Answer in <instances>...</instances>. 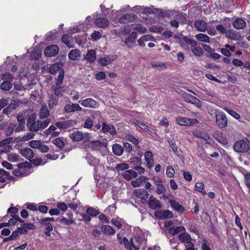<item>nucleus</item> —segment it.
Masks as SVG:
<instances>
[{
	"instance_id": "1",
	"label": "nucleus",
	"mask_w": 250,
	"mask_h": 250,
	"mask_svg": "<svg viewBox=\"0 0 250 250\" xmlns=\"http://www.w3.org/2000/svg\"><path fill=\"white\" fill-rule=\"evenodd\" d=\"M233 149L238 153H247L250 155V141L248 139L237 141L233 146Z\"/></svg>"
},
{
	"instance_id": "2",
	"label": "nucleus",
	"mask_w": 250,
	"mask_h": 250,
	"mask_svg": "<svg viewBox=\"0 0 250 250\" xmlns=\"http://www.w3.org/2000/svg\"><path fill=\"white\" fill-rule=\"evenodd\" d=\"M214 113L217 126L221 129L226 127L228 123L226 114L223 112L217 110H215Z\"/></svg>"
},
{
	"instance_id": "3",
	"label": "nucleus",
	"mask_w": 250,
	"mask_h": 250,
	"mask_svg": "<svg viewBox=\"0 0 250 250\" xmlns=\"http://www.w3.org/2000/svg\"><path fill=\"white\" fill-rule=\"evenodd\" d=\"M176 122L181 125H191L198 123L196 119H190L180 117L176 119Z\"/></svg>"
},
{
	"instance_id": "4",
	"label": "nucleus",
	"mask_w": 250,
	"mask_h": 250,
	"mask_svg": "<svg viewBox=\"0 0 250 250\" xmlns=\"http://www.w3.org/2000/svg\"><path fill=\"white\" fill-rule=\"evenodd\" d=\"M63 64L62 62L56 63L52 64H49L46 66V70L49 73L54 75L59 71L63 69Z\"/></svg>"
},
{
	"instance_id": "5",
	"label": "nucleus",
	"mask_w": 250,
	"mask_h": 250,
	"mask_svg": "<svg viewBox=\"0 0 250 250\" xmlns=\"http://www.w3.org/2000/svg\"><path fill=\"white\" fill-rule=\"evenodd\" d=\"M147 203L149 208L153 210L158 209L162 207L161 202L152 195L149 197Z\"/></svg>"
},
{
	"instance_id": "6",
	"label": "nucleus",
	"mask_w": 250,
	"mask_h": 250,
	"mask_svg": "<svg viewBox=\"0 0 250 250\" xmlns=\"http://www.w3.org/2000/svg\"><path fill=\"white\" fill-rule=\"evenodd\" d=\"M59 51V48L57 45H51L47 46L44 51L45 56L51 57L57 55Z\"/></svg>"
},
{
	"instance_id": "7",
	"label": "nucleus",
	"mask_w": 250,
	"mask_h": 250,
	"mask_svg": "<svg viewBox=\"0 0 250 250\" xmlns=\"http://www.w3.org/2000/svg\"><path fill=\"white\" fill-rule=\"evenodd\" d=\"M36 118L37 116L35 113H32L27 119L26 125L28 129L32 132L35 131L36 126Z\"/></svg>"
},
{
	"instance_id": "8",
	"label": "nucleus",
	"mask_w": 250,
	"mask_h": 250,
	"mask_svg": "<svg viewBox=\"0 0 250 250\" xmlns=\"http://www.w3.org/2000/svg\"><path fill=\"white\" fill-rule=\"evenodd\" d=\"M79 103L82 106L86 107L95 108L98 106V103L91 98H87L84 100H80Z\"/></svg>"
},
{
	"instance_id": "9",
	"label": "nucleus",
	"mask_w": 250,
	"mask_h": 250,
	"mask_svg": "<svg viewBox=\"0 0 250 250\" xmlns=\"http://www.w3.org/2000/svg\"><path fill=\"white\" fill-rule=\"evenodd\" d=\"M133 195L145 201H146L149 196L148 192L143 188H139L134 190L133 191Z\"/></svg>"
},
{
	"instance_id": "10",
	"label": "nucleus",
	"mask_w": 250,
	"mask_h": 250,
	"mask_svg": "<svg viewBox=\"0 0 250 250\" xmlns=\"http://www.w3.org/2000/svg\"><path fill=\"white\" fill-rule=\"evenodd\" d=\"M76 124V122L75 121L71 120L57 122L55 125L60 129H66L73 126Z\"/></svg>"
},
{
	"instance_id": "11",
	"label": "nucleus",
	"mask_w": 250,
	"mask_h": 250,
	"mask_svg": "<svg viewBox=\"0 0 250 250\" xmlns=\"http://www.w3.org/2000/svg\"><path fill=\"white\" fill-rule=\"evenodd\" d=\"M184 97L187 102L195 105L198 107H201L202 105L201 102L198 98L191 95L186 94Z\"/></svg>"
},
{
	"instance_id": "12",
	"label": "nucleus",
	"mask_w": 250,
	"mask_h": 250,
	"mask_svg": "<svg viewBox=\"0 0 250 250\" xmlns=\"http://www.w3.org/2000/svg\"><path fill=\"white\" fill-rule=\"evenodd\" d=\"M81 107L77 104H67L64 107V110L66 113H71L82 110Z\"/></svg>"
},
{
	"instance_id": "13",
	"label": "nucleus",
	"mask_w": 250,
	"mask_h": 250,
	"mask_svg": "<svg viewBox=\"0 0 250 250\" xmlns=\"http://www.w3.org/2000/svg\"><path fill=\"white\" fill-rule=\"evenodd\" d=\"M104 146V144L100 141H91L89 144L85 146L86 148H90L93 150H98Z\"/></svg>"
},
{
	"instance_id": "14",
	"label": "nucleus",
	"mask_w": 250,
	"mask_h": 250,
	"mask_svg": "<svg viewBox=\"0 0 250 250\" xmlns=\"http://www.w3.org/2000/svg\"><path fill=\"white\" fill-rule=\"evenodd\" d=\"M51 120L50 119H47L43 121L38 120L36 121V126L35 128V131L37 132L40 129L42 130L46 128L50 123Z\"/></svg>"
},
{
	"instance_id": "15",
	"label": "nucleus",
	"mask_w": 250,
	"mask_h": 250,
	"mask_svg": "<svg viewBox=\"0 0 250 250\" xmlns=\"http://www.w3.org/2000/svg\"><path fill=\"white\" fill-rule=\"evenodd\" d=\"M194 26L197 30L200 32H205L208 29L207 23L203 20H197L195 21Z\"/></svg>"
},
{
	"instance_id": "16",
	"label": "nucleus",
	"mask_w": 250,
	"mask_h": 250,
	"mask_svg": "<svg viewBox=\"0 0 250 250\" xmlns=\"http://www.w3.org/2000/svg\"><path fill=\"white\" fill-rule=\"evenodd\" d=\"M232 25L237 29H243L246 26V22L242 19L238 18L233 21Z\"/></svg>"
},
{
	"instance_id": "17",
	"label": "nucleus",
	"mask_w": 250,
	"mask_h": 250,
	"mask_svg": "<svg viewBox=\"0 0 250 250\" xmlns=\"http://www.w3.org/2000/svg\"><path fill=\"white\" fill-rule=\"evenodd\" d=\"M95 23L100 28H105L108 26L109 22L105 18H98L95 20Z\"/></svg>"
},
{
	"instance_id": "18",
	"label": "nucleus",
	"mask_w": 250,
	"mask_h": 250,
	"mask_svg": "<svg viewBox=\"0 0 250 250\" xmlns=\"http://www.w3.org/2000/svg\"><path fill=\"white\" fill-rule=\"evenodd\" d=\"M169 203L170 204L172 208L175 210L177 211L180 213H183L185 212V209L184 208L175 200H170L169 201Z\"/></svg>"
},
{
	"instance_id": "19",
	"label": "nucleus",
	"mask_w": 250,
	"mask_h": 250,
	"mask_svg": "<svg viewBox=\"0 0 250 250\" xmlns=\"http://www.w3.org/2000/svg\"><path fill=\"white\" fill-rule=\"evenodd\" d=\"M81 51L79 49H73L71 50L68 55V58L73 61L79 60L81 57Z\"/></svg>"
},
{
	"instance_id": "20",
	"label": "nucleus",
	"mask_w": 250,
	"mask_h": 250,
	"mask_svg": "<svg viewBox=\"0 0 250 250\" xmlns=\"http://www.w3.org/2000/svg\"><path fill=\"white\" fill-rule=\"evenodd\" d=\"M124 178L127 181H129L132 178H136L137 173L133 170H126L123 174Z\"/></svg>"
},
{
	"instance_id": "21",
	"label": "nucleus",
	"mask_w": 250,
	"mask_h": 250,
	"mask_svg": "<svg viewBox=\"0 0 250 250\" xmlns=\"http://www.w3.org/2000/svg\"><path fill=\"white\" fill-rule=\"evenodd\" d=\"M102 130L103 132H109L110 134L114 135L116 133L115 127L113 125H109L106 124L105 122L102 123Z\"/></svg>"
},
{
	"instance_id": "22",
	"label": "nucleus",
	"mask_w": 250,
	"mask_h": 250,
	"mask_svg": "<svg viewBox=\"0 0 250 250\" xmlns=\"http://www.w3.org/2000/svg\"><path fill=\"white\" fill-rule=\"evenodd\" d=\"M70 138L73 142H77L83 139V133L79 131H74L69 135Z\"/></svg>"
},
{
	"instance_id": "23",
	"label": "nucleus",
	"mask_w": 250,
	"mask_h": 250,
	"mask_svg": "<svg viewBox=\"0 0 250 250\" xmlns=\"http://www.w3.org/2000/svg\"><path fill=\"white\" fill-rule=\"evenodd\" d=\"M147 180H148L147 177L144 176H142L132 181L131 182V185L133 187H139L143 183H145Z\"/></svg>"
},
{
	"instance_id": "24",
	"label": "nucleus",
	"mask_w": 250,
	"mask_h": 250,
	"mask_svg": "<svg viewBox=\"0 0 250 250\" xmlns=\"http://www.w3.org/2000/svg\"><path fill=\"white\" fill-rule=\"evenodd\" d=\"M21 154L28 159L33 158L34 156L33 151L29 148H25L21 150Z\"/></svg>"
},
{
	"instance_id": "25",
	"label": "nucleus",
	"mask_w": 250,
	"mask_h": 250,
	"mask_svg": "<svg viewBox=\"0 0 250 250\" xmlns=\"http://www.w3.org/2000/svg\"><path fill=\"white\" fill-rule=\"evenodd\" d=\"M145 160L148 168H151L153 165V159L152 153L151 151H148L145 153Z\"/></svg>"
},
{
	"instance_id": "26",
	"label": "nucleus",
	"mask_w": 250,
	"mask_h": 250,
	"mask_svg": "<svg viewBox=\"0 0 250 250\" xmlns=\"http://www.w3.org/2000/svg\"><path fill=\"white\" fill-rule=\"evenodd\" d=\"M49 116V110L48 109L46 105H42L40 109L39 112V117L41 119H46Z\"/></svg>"
},
{
	"instance_id": "27",
	"label": "nucleus",
	"mask_w": 250,
	"mask_h": 250,
	"mask_svg": "<svg viewBox=\"0 0 250 250\" xmlns=\"http://www.w3.org/2000/svg\"><path fill=\"white\" fill-rule=\"evenodd\" d=\"M52 89L53 90L54 95L56 97L60 98L62 96L63 93L64 92V88L63 86H52Z\"/></svg>"
},
{
	"instance_id": "28",
	"label": "nucleus",
	"mask_w": 250,
	"mask_h": 250,
	"mask_svg": "<svg viewBox=\"0 0 250 250\" xmlns=\"http://www.w3.org/2000/svg\"><path fill=\"white\" fill-rule=\"evenodd\" d=\"M96 58V52L93 49L89 50L85 56V59L91 63L94 62Z\"/></svg>"
},
{
	"instance_id": "29",
	"label": "nucleus",
	"mask_w": 250,
	"mask_h": 250,
	"mask_svg": "<svg viewBox=\"0 0 250 250\" xmlns=\"http://www.w3.org/2000/svg\"><path fill=\"white\" fill-rule=\"evenodd\" d=\"M59 101L58 98L54 95H51L48 100V104L49 108L51 109L57 105Z\"/></svg>"
},
{
	"instance_id": "30",
	"label": "nucleus",
	"mask_w": 250,
	"mask_h": 250,
	"mask_svg": "<svg viewBox=\"0 0 250 250\" xmlns=\"http://www.w3.org/2000/svg\"><path fill=\"white\" fill-rule=\"evenodd\" d=\"M112 150L114 154L117 156H121L124 152V147L118 144H115L112 146Z\"/></svg>"
},
{
	"instance_id": "31",
	"label": "nucleus",
	"mask_w": 250,
	"mask_h": 250,
	"mask_svg": "<svg viewBox=\"0 0 250 250\" xmlns=\"http://www.w3.org/2000/svg\"><path fill=\"white\" fill-rule=\"evenodd\" d=\"M178 238L179 240L184 243L189 242L192 240L190 235L186 232L180 233L178 235Z\"/></svg>"
},
{
	"instance_id": "32",
	"label": "nucleus",
	"mask_w": 250,
	"mask_h": 250,
	"mask_svg": "<svg viewBox=\"0 0 250 250\" xmlns=\"http://www.w3.org/2000/svg\"><path fill=\"white\" fill-rule=\"evenodd\" d=\"M159 16L162 18L170 17L175 11L174 10H164L159 9Z\"/></svg>"
},
{
	"instance_id": "33",
	"label": "nucleus",
	"mask_w": 250,
	"mask_h": 250,
	"mask_svg": "<svg viewBox=\"0 0 250 250\" xmlns=\"http://www.w3.org/2000/svg\"><path fill=\"white\" fill-rule=\"evenodd\" d=\"M94 120L95 116L93 115L87 117L85 120L83 127L86 128H91L93 125V121Z\"/></svg>"
},
{
	"instance_id": "34",
	"label": "nucleus",
	"mask_w": 250,
	"mask_h": 250,
	"mask_svg": "<svg viewBox=\"0 0 250 250\" xmlns=\"http://www.w3.org/2000/svg\"><path fill=\"white\" fill-rule=\"evenodd\" d=\"M101 230L104 234L107 235H111L115 233L114 229L110 226L105 225L102 226L101 227Z\"/></svg>"
},
{
	"instance_id": "35",
	"label": "nucleus",
	"mask_w": 250,
	"mask_h": 250,
	"mask_svg": "<svg viewBox=\"0 0 250 250\" xmlns=\"http://www.w3.org/2000/svg\"><path fill=\"white\" fill-rule=\"evenodd\" d=\"M42 54V52L41 50L35 49L31 53L30 55V59L32 60H38L41 57Z\"/></svg>"
},
{
	"instance_id": "36",
	"label": "nucleus",
	"mask_w": 250,
	"mask_h": 250,
	"mask_svg": "<svg viewBox=\"0 0 250 250\" xmlns=\"http://www.w3.org/2000/svg\"><path fill=\"white\" fill-rule=\"evenodd\" d=\"M114 60V59H111L109 57H106L103 58H100L98 60V62L99 64L102 65V66H105L108 64L111 63V62Z\"/></svg>"
},
{
	"instance_id": "37",
	"label": "nucleus",
	"mask_w": 250,
	"mask_h": 250,
	"mask_svg": "<svg viewBox=\"0 0 250 250\" xmlns=\"http://www.w3.org/2000/svg\"><path fill=\"white\" fill-rule=\"evenodd\" d=\"M168 230L169 232L174 236L179 232L185 231V229L183 226H179L176 228L171 227Z\"/></svg>"
},
{
	"instance_id": "38",
	"label": "nucleus",
	"mask_w": 250,
	"mask_h": 250,
	"mask_svg": "<svg viewBox=\"0 0 250 250\" xmlns=\"http://www.w3.org/2000/svg\"><path fill=\"white\" fill-rule=\"evenodd\" d=\"M41 224L44 228L46 230L52 231L53 226L52 225L46 220L45 219H42L40 221Z\"/></svg>"
},
{
	"instance_id": "39",
	"label": "nucleus",
	"mask_w": 250,
	"mask_h": 250,
	"mask_svg": "<svg viewBox=\"0 0 250 250\" xmlns=\"http://www.w3.org/2000/svg\"><path fill=\"white\" fill-rule=\"evenodd\" d=\"M191 50L193 54L196 56H202L204 54L203 50L200 46H194L191 47Z\"/></svg>"
},
{
	"instance_id": "40",
	"label": "nucleus",
	"mask_w": 250,
	"mask_h": 250,
	"mask_svg": "<svg viewBox=\"0 0 250 250\" xmlns=\"http://www.w3.org/2000/svg\"><path fill=\"white\" fill-rule=\"evenodd\" d=\"M196 38L200 42H209V37L206 34L200 33L196 35Z\"/></svg>"
},
{
	"instance_id": "41",
	"label": "nucleus",
	"mask_w": 250,
	"mask_h": 250,
	"mask_svg": "<svg viewBox=\"0 0 250 250\" xmlns=\"http://www.w3.org/2000/svg\"><path fill=\"white\" fill-rule=\"evenodd\" d=\"M13 86L12 83L8 81H3L0 84V88L4 91L10 90Z\"/></svg>"
},
{
	"instance_id": "42",
	"label": "nucleus",
	"mask_w": 250,
	"mask_h": 250,
	"mask_svg": "<svg viewBox=\"0 0 250 250\" xmlns=\"http://www.w3.org/2000/svg\"><path fill=\"white\" fill-rule=\"evenodd\" d=\"M131 15L129 14H126L122 16L119 20V21L121 23H126L130 21L131 19Z\"/></svg>"
},
{
	"instance_id": "43",
	"label": "nucleus",
	"mask_w": 250,
	"mask_h": 250,
	"mask_svg": "<svg viewBox=\"0 0 250 250\" xmlns=\"http://www.w3.org/2000/svg\"><path fill=\"white\" fill-rule=\"evenodd\" d=\"M64 69H62L60 71L59 74L57 78V81L56 82V85L57 86L61 85L62 83L64 78Z\"/></svg>"
},
{
	"instance_id": "44",
	"label": "nucleus",
	"mask_w": 250,
	"mask_h": 250,
	"mask_svg": "<svg viewBox=\"0 0 250 250\" xmlns=\"http://www.w3.org/2000/svg\"><path fill=\"white\" fill-rule=\"evenodd\" d=\"M86 213L90 216H95L99 214V211L92 207H89L86 209Z\"/></svg>"
},
{
	"instance_id": "45",
	"label": "nucleus",
	"mask_w": 250,
	"mask_h": 250,
	"mask_svg": "<svg viewBox=\"0 0 250 250\" xmlns=\"http://www.w3.org/2000/svg\"><path fill=\"white\" fill-rule=\"evenodd\" d=\"M17 107V104L14 103H11L8 104V105L3 110V113L5 114H8V113L12 112L13 110H15Z\"/></svg>"
},
{
	"instance_id": "46",
	"label": "nucleus",
	"mask_w": 250,
	"mask_h": 250,
	"mask_svg": "<svg viewBox=\"0 0 250 250\" xmlns=\"http://www.w3.org/2000/svg\"><path fill=\"white\" fill-rule=\"evenodd\" d=\"M193 135L194 136L199 138H203L204 140L207 141L209 139L208 135L204 132H201V131H195L193 133Z\"/></svg>"
},
{
	"instance_id": "47",
	"label": "nucleus",
	"mask_w": 250,
	"mask_h": 250,
	"mask_svg": "<svg viewBox=\"0 0 250 250\" xmlns=\"http://www.w3.org/2000/svg\"><path fill=\"white\" fill-rule=\"evenodd\" d=\"M52 143L60 149L62 148L65 145L64 142L60 138L54 139Z\"/></svg>"
},
{
	"instance_id": "48",
	"label": "nucleus",
	"mask_w": 250,
	"mask_h": 250,
	"mask_svg": "<svg viewBox=\"0 0 250 250\" xmlns=\"http://www.w3.org/2000/svg\"><path fill=\"white\" fill-rule=\"evenodd\" d=\"M223 109L235 119L238 120L240 118V115L235 111L227 107L223 108Z\"/></svg>"
},
{
	"instance_id": "49",
	"label": "nucleus",
	"mask_w": 250,
	"mask_h": 250,
	"mask_svg": "<svg viewBox=\"0 0 250 250\" xmlns=\"http://www.w3.org/2000/svg\"><path fill=\"white\" fill-rule=\"evenodd\" d=\"M42 142L39 140H32L29 142V146L34 149H39Z\"/></svg>"
},
{
	"instance_id": "50",
	"label": "nucleus",
	"mask_w": 250,
	"mask_h": 250,
	"mask_svg": "<svg viewBox=\"0 0 250 250\" xmlns=\"http://www.w3.org/2000/svg\"><path fill=\"white\" fill-rule=\"evenodd\" d=\"M120 243H123L126 249L127 250H132V247H131V245L130 244L128 239L126 237H124L122 241H120Z\"/></svg>"
},
{
	"instance_id": "51",
	"label": "nucleus",
	"mask_w": 250,
	"mask_h": 250,
	"mask_svg": "<svg viewBox=\"0 0 250 250\" xmlns=\"http://www.w3.org/2000/svg\"><path fill=\"white\" fill-rule=\"evenodd\" d=\"M174 19H176L179 22L182 23H186L187 22V19L186 16L183 14H180L177 15Z\"/></svg>"
},
{
	"instance_id": "52",
	"label": "nucleus",
	"mask_w": 250,
	"mask_h": 250,
	"mask_svg": "<svg viewBox=\"0 0 250 250\" xmlns=\"http://www.w3.org/2000/svg\"><path fill=\"white\" fill-rule=\"evenodd\" d=\"M16 124H10L5 131V134L6 136H9L13 131Z\"/></svg>"
},
{
	"instance_id": "53",
	"label": "nucleus",
	"mask_w": 250,
	"mask_h": 250,
	"mask_svg": "<svg viewBox=\"0 0 250 250\" xmlns=\"http://www.w3.org/2000/svg\"><path fill=\"white\" fill-rule=\"evenodd\" d=\"M2 80H3L4 81H8V82L11 83L14 80V77L10 73H5L2 76Z\"/></svg>"
},
{
	"instance_id": "54",
	"label": "nucleus",
	"mask_w": 250,
	"mask_h": 250,
	"mask_svg": "<svg viewBox=\"0 0 250 250\" xmlns=\"http://www.w3.org/2000/svg\"><path fill=\"white\" fill-rule=\"evenodd\" d=\"M204 185L201 182L197 183L195 185V188L198 191L202 192L204 195L206 194L207 193L204 191Z\"/></svg>"
},
{
	"instance_id": "55",
	"label": "nucleus",
	"mask_w": 250,
	"mask_h": 250,
	"mask_svg": "<svg viewBox=\"0 0 250 250\" xmlns=\"http://www.w3.org/2000/svg\"><path fill=\"white\" fill-rule=\"evenodd\" d=\"M21 226L24 228L26 232H28V230H34L35 229V226L32 223H23Z\"/></svg>"
},
{
	"instance_id": "56",
	"label": "nucleus",
	"mask_w": 250,
	"mask_h": 250,
	"mask_svg": "<svg viewBox=\"0 0 250 250\" xmlns=\"http://www.w3.org/2000/svg\"><path fill=\"white\" fill-rule=\"evenodd\" d=\"M157 186V190L156 193L158 194H161L165 192L166 190L165 187L161 184H158L156 185Z\"/></svg>"
},
{
	"instance_id": "57",
	"label": "nucleus",
	"mask_w": 250,
	"mask_h": 250,
	"mask_svg": "<svg viewBox=\"0 0 250 250\" xmlns=\"http://www.w3.org/2000/svg\"><path fill=\"white\" fill-rule=\"evenodd\" d=\"M175 174V170L173 168L168 166L167 168L166 174L169 178L173 177Z\"/></svg>"
},
{
	"instance_id": "58",
	"label": "nucleus",
	"mask_w": 250,
	"mask_h": 250,
	"mask_svg": "<svg viewBox=\"0 0 250 250\" xmlns=\"http://www.w3.org/2000/svg\"><path fill=\"white\" fill-rule=\"evenodd\" d=\"M129 168V165L125 163H121L117 165L116 168L118 171L127 169Z\"/></svg>"
},
{
	"instance_id": "59",
	"label": "nucleus",
	"mask_w": 250,
	"mask_h": 250,
	"mask_svg": "<svg viewBox=\"0 0 250 250\" xmlns=\"http://www.w3.org/2000/svg\"><path fill=\"white\" fill-rule=\"evenodd\" d=\"M61 224L68 226L73 223L74 220L72 219H67L66 218H62L60 221Z\"/></svg>"
},
{
	"instance_id": "60",
	"label": "nucleus",
	"mask_w": 250,
	"mask_h": 250,
	"mask_svg": "<svg viewBox=\"0 0 250 250\" xmlns=\"http://www.w3.org/2000/svg\"><path fill=\"white\" fill-rule=\"evenodd\" d=\"M183 40L186 42V43L190 44L191 47H193L197 45V42L196 41L190 40V39L187 38V37H184Z\"/></svg>"
},
{
	"instance_id": "61",
	"label": "nucleus",
	"mask_w": 250,
	"mask_h": 250,
	"mask_svg": "<svg viewBox=\"0 0 250 250\" xmlns=\"http://www.w3.org/2000/svg\"><path fill=\"white\" fill-rule=\"evenodd\" d=\"M13 141V137H8L5 139H3L1 142H0V146L4 145L5 146H10L9 145Z\"/></svg>"
},
{
	"instance_id": "62",
	"label": "nucleus",
	"mask_w": 250,
	"mask_h": 250,
	"mask_svg": "<svg viewBox=\"0 0 250 250\" xmlns=\"http://www.w3.org/2000/svg\"><path fill=\"white\" fill-rule=\"evenodd\" d=\"M135 124L137 125L139 127H140L142 129L144 130L145 131H149V127L144 123L139 121H136L135 122Z\"/></svg>"
},
{
	"instance_id": "63",
	"label": "nucleus",
	"mask_w": 250,
	"mask_h": 250,
	"mask_svg": "<svg viewBox=\"0 0 250 250\" xmlns=\"http://www.w3.org/2000/svg\"><path fill=\"white\" fill-rule=\"evenodd\" d=\"M163 219L171 218L173 216V213L169 210H165L163 212Z\"/></svg>"
},
{
	"instance_id": "64",
	"label": "nucleus",
	"mask_w": 250,
	"mask_h": 250,
	"mask_svg": "<svg viewBox=\"0 0 250 250\" xmlns=\"http://www.w3.org/2000/svg\"><path fill=\"white\" fill-rule=\"evenodd\" d=\"M34 135H35V134L32 132L28 133L26 135H25L23 137H22L21 140V141H28L31 139L33 138Z\"/></svg>"
}]
</instances>
